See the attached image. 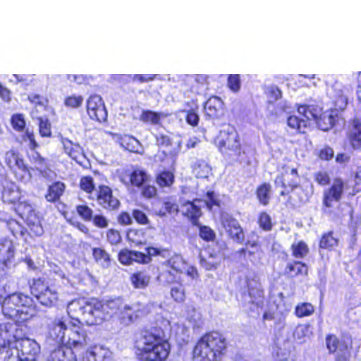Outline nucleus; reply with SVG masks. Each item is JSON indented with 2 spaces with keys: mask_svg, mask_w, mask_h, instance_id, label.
<instances>
[{
  "mask_svg": "<svg viewBox=\"0 0 361 361\" xmlns=\"http://www.w3.org/2000/svg\"><path fill=\"white\" fill-rule=\"evenodd\" d=\"M228 342L218 331L204 335L193 350V361H219L226 353Z\"/></svg>",
  "mask_w": 361,
  "mask_h": 361,
  "instance_id": "1",
  "label": "nucleus"
},
{
  "mask_svg": "<svg viewBox=\"0 0 361 361\" xmlns=\"http://www.w3.org/2000/svg\"><path fill=\"white\" fill-rule=\"evenodd\" d=\"M142 359L145 361H164L169 356L170 344L161 330L146 332L137 344Z\"/></svg>",
  "mask_w": 361,
  "mask_h": 361,
  "instance_id": "2",
  "label": "nucleus"
},
{
  "mask_svg": "<svg viewBox=\"0 0 361 361\" xmlns=\"http://www.w3.org/2000/svg\"><path fill=\"white\" fill-rule=\"evenodd\" d=\"M102 302L95 299L78 298L67 305V312L73 319H80L87 325H98L104 321Z\"/></svg>",
  "mask_w": 361,
  "mask_h": 361,
  "instance_id": "3",
  "label": "nucleus"
},
{
  "mask_svg": "<svg viewBox=\"0 0 361 361\" xmlns=\"http://www.w3.org/2000/svg\"><path fill=\"white\" fill-rule=\"evenodd\" d=\"M69 331L63 345L68 348V350H81L88 344V338L85 329L81 326L80 321L75 319L70 322Z\"/></svg>",
  "mask_w": 361,
  "mask_h": 361,
  "instance_id": "4",
  "label": "nucleus"
},
{
  "mask_svg": "<svg viewBox=\"0 0 361 361\" xmlns=\"http://www.w3.org/2000/svg\"><path fill=\"white\" fill-rule=\"evenodd\" d=\"M31 293L44 306L51 307L58 300V293L49 287L44 280L35 279L30 286Z\"/></svg>",
  "mask_w": 361,
  "mask_h": 361,
  "instance_id": "5",
  "label": "nucleus"
},
{
  "mask_svg": "<svg viewBox=\"0 0 361 361\" xmlns=\"http://www.w3.org/2000/svg\"><path fill=\"white\" fill-rule=\"evenodd\" d=\"M345 189V184L341 178H334L330 187L323 192V211L324 213H331V208L341 200Z\"/></svg>",
  "mask_w": 361,
  "mask_h": 361,
  "instance_id": "6",
  "label": "nucleus"
},
{
  "mask_svg": "<svg viewBox=\"0 0 361 361\" xmlns=\"http://www.w3.org/2000/svg\"><path fill=\"white\" fill-rule=\"evenodd\" d=\"M206 205L208 209H212L214 205H219L218 201L214 198L213 192H207V199L204 201L195 200L193 202H188L181 207L182 213L187 216L192 222L196 224L198 218L201 216V207Z\"/></svg>",
  "mask_w": 361,
  "mask_h": 361,
  "instance_id": "7",
  "label": "nucleus"
},
{
  "mask_svg": "<svg viewBox=\"0 0 361 361\" xmlns=\"http://www.w3.org/2000/svg\"><path fill=\"white\" fill-rule=\"evenodd\" d=\"M1 302L3 314L11 319H16L19 315L21 305H27L31 302V298L22 293H13L4 298Z\"/></svg>",
  "mask_w": 361,
  "mask_h": 361,
  "instance_id": "8",
  "label": "nucleus"
},
{
  "mask_svg": "<svg viewBox=\"0 0 361 361\" xmlns=\"http://www.w3.org/2000/svg\"><path fill=\"white\" fill-rule=\"evenodd\" d=\"M216 142L219 150L222 153L233 152L235 154H239L241 150L239 136L235 130L221 131Z\"/></svg>",
  "mask_w": 361,
  "mask_h": 361,
  "instance_id": "9",
  "label": "nucleus"
},
{
  "mask_svg": "<svg viewBox=\"0 0 361 361\" xmlns=\"http://www.w3.org/2000/svg\"><path fill=\"white\" fill-rule=\"evenodd\" d=\"M87 113L92 121L102 123L107 119L108 114L102 98L93 94L89 97L86 104Z\"/></svg>",
  "mask_w": 361,
  "mask_h": 361,
  "instance_id": "10",
  "label": "nucleus"
},
{
  "mask_svg": "<svg viewBox=\"0 0 361 361\" xmlns=\"http://www.w3.org/2000/svg\"><path fill=\"white\" fill-rule=\"evenodd\" d=\"M23 336V330L18 324L8 322L0 324V345L11 346Z\"/></svg>",
  "mask_w": 361,
  "mask_h": 361,
  "instance_id": "11",
  "label": "nucleus"
},
{
  "mask_svg": "<svg viewBox=\"0 0 361 361\" xmlns=\"http://www.w3.org/2000/svg\"><path fill=\"white\" fill-rule=\"evenodd\" d=\"M49 336L57 344H63L69 331L67 319L63 317L54 318L48 325Z\"/></svg>",
  "mask_w": 361,
  "mask_h": 361,
  "instance_id": "12",
  "label": "nucleus"
},
{
  "mask_svg": "<svg viewBox=\"0 0 361 361\" xmlns=\"http://www.w3.org/2000/svg\"><path fill=\"white\" fill-rule=\"evenodd\" d=\"M156 143L159 146V152H161L164 158H173L180 152L181 142H173L166 135H157Z\"/></svg>",
  "mask_w": 361,
  "mask_h": 361,
  "instance_id": "13",
  "label": "nucleus"
},
{
  "mask_svg": "<svg viewBox=\"0 0 361 361\" xmlns=\"http://www.w3.org/2000/svg\"><path fill=\"white\" fill-rule=\"evenodd\" d=\"M13 345L19 348L20 357H22L21 361H34L35 356L39 350L38 343L24 337V335L21 338L16 339Z\"/></svg>",
  "mask_w": 361,
  "mask_h": 361,
  "instance_id": "14",
  "label": "nucleus"
},
{
  "mask_svg": "<svg viewBox=\"0 0 361 361\" xmlns=\"http://www.w3.org/2000/svg\"><path fill=\"white\" fill-rule=\"evenodd\" d=\"M14 257V246L12 240L4 238L0 239V278L4 274L11 259Z\"/></svg>",
  "mask_w": 361,
  "mask_h": 361,
  "instance_id": "15",
  "label": "nucleus"
},
{
  "mask_svg": "<svg viewBox=\"0 0 361 361\" xmlns=\"http://www.w3.org/2000/svg\"><path fill=\"white\" fill-rule=\"evenodd\" d=\"M300 183V178L298 175L297 169L286 165L284 173L281 176H278L275 180L276 185H281L285 188H289L293 190L297 188Z\"/></svg>",
  "mask_w": 361,
  "mask_h": 361,
  "instance_id": "16",
  "label": "nucleus"
},
{
  "mask_svg": "<svg viewBox=\"0 0 361 361\" xmlns=\"http://www.w3.org/2000/svg\"><path fill=\"white\" fill-rule=\"evenodd\" d=\"M205 114L209 118H219L224 114V103L217 96H211L204 104Z\"/></svg>",
  "mask_w": 361,
  "mask_h": 361,
  "instance_id": "17",
  "label": "nucleus"
},
{
  "mask_svg": "<svg viewBox=\"0 0 361 361\" xmlns=\"http://www.w3.org/2000/svg\"><path fill=\"white\" fill-rule=\"evenodd\" d=\"M247 294L245 293L243 297V302L258 306L262 302V291L258 281L252 279L247 281Z\"/></svg>",
  "mask_w": 361,
  "mask_h": 361,
  "instance_id": "18",
  "label": "nucleus"
},
{
  "mask_svg": "<svg viewBox=\"0 0 361 361\" xmlns=\"http://www.w3.org/2000/svg\"><path fill=\"white\" fill-rule=\"evenodd\" d=\"M97 201L105 209H115L119 206V201L113 196L111 189L105 185L99 187Z\"/></svg>",
  "mask_w": 361,
  "mask_h": 361,
  "instance_id": "19",
  "label": "nucleus"
},
{
  "mask_svg": "<svg viewBox=\"0 0 361 361\" xmlns=\"http://www.w3.org/2000/svg\"><path fill=\"white\" fill-rule=\"evenodd\" d=\"M118 260L123 264L129 265L134 262L147 264L151 260V258L142 252L124 249L119 252Z\"/></svg>",
  "mask_w": 361,
  "mask_h": 361,
  "instance_id": "20",
  "label": "nucleus"
},
{
  "mask_svg": "<svg viewBox=\"0 0 361 361\" xmlns=\"http://www.w3.org/2000/svg\"><path fill=\"white\" fill-rule=\"evenodd\" d=\"M111 356V352L104 345H97L89 348L82 361H108Z\"/></svg>",
  "mask_w": 361,
  "mask_h": 361,
  "instance_id": "21",
  "label": "nucleus"
},
{
  "mask_svg": "<svg viewBox=\"0 0 361 361\" xmlns=\"http://www.w3.org/2000/svg\"><path fill=\"white\" fill-rule=\"evenodd\" d=\"M140 305L137 304H128L125 303L118 318L121 322L125 324H128L133 322L140 316Z\"/></svg>",
  "mask_w": 361,
  "mask_h": 361,
  "instance_id": "22",
  "label": "nucleus"
},
{
  "mask_svg": "<svg viewBox=\"0 0 361 361\" xmlns=\"http://www.w3.org/2000/svg\"><path fill=\"white\" fill-rule=\"evenodd\" d=\"M125 303L126 302L120 298L109 300L106 302H102L104 320L112 315H116L118 317Z\"/></svg>",
  "mask_w": 361,
  "mask_h": 361,
  "instance_id": "23",
  "label": "nucleus"
},
{
  "mask_svg": "<svg viewBox=\"0 0 361 361\" xmlns=\"http://www.w3.org/2000/svg\"><path fill=\"white\" fill-rule=\"evenodd\" d=\"M65 154L70 158H86L83 147L67 138L61 140Z\"/></svg>",
  "mask_w": 361,
  "mask_h": 361,
  "instance_id": "24",
  "label": "nucleus"
},
{
  "mask_svg": "<svg viewBox=\"0 0 361 361\" xmlns=\"http://www.w3.org/2000/svg\"><path fill=\"white\" fill-rule=\"evenodd\" d=\"M2 199L8 203H15L20 200V192L18 187L14 183L6 182L4 185Z\"/></svg>",
  "mask_w": 361,
  "mask_h": 361,
  "instance_id": "25",
  "label": "nucleus"
},
{
  "mask_svg": "<svg viewBox=\"0 0 361 361\" xmlns=\"http://www.w3.org/2000/svg\"><path fill=\"white\" fill-rule=\"evenodd\" d=\"M312 120L314 121L317 127L323 131H327L332 128L336 123L335 116L328 112H323L319 116L314 114Z\"/></svg>",
  "mask_w": 361,
  "mask_h": 361,
  "instance_id": "26",
  "label": "nucleus"
},
{
  "mask_svg": "<svg viewBox=\"0 0 361 361\" xmlns=\"http://www.w3.org/2000/svg\"><path fill=\"white\" fill-rule=\"evenodd\" d=\"M19 348L14 345H0V361H21Z\"/></svg>",
  "mask_w": 361,
  "mask_h": 361,
  "instance_id": "27",
  "label": "nucleus"
},
{
  "mask_svg": "<svg viewBox=\"0 0 361 361\" xmlns=\"http://www.w3.org/2000/svg\"><path fill=\"white\" fill-rule=\"evenodd\" d=\"M326 347L330 353L338 352L340 354H348V346L346 343H341L334 335H329L326 338Z\"/></svg>",
  "mask_w": 361,
  "mask_h": 361,
  "instance_id": "28",
  "label": "nucleus"
},
{
  "mask_svg": "<svg viewBox=\"0 0 361 361\" xmlns=\"http://www.w3.org/2000/svg\"><path fill=\"white\" fill-rule=\"evenodd\" d=\"M186 263L181 255H174L164 262V266L178 274L184 272Z\"/></svg>",
  "mask_w": 361,
  "mask_h": 361,
  "instance_id": "29",
  "label": "nucleus"
},
{
  "mask_svg": "<svg viewBox=\"0 0 361 361\" xmlns=\"http://www.w3.org/2000/svg\"><path fill=\"white\" fill-rule=\"evenodd\" d=\"M166 114L162 112H156L151 110H143L140 115V121L145 123L159 125L161 120L166 117Z\"/></svg>",
  "mask_w": 361,
  "mask_h": 361,
  "instance_id": "30",
  "label": "nucleus"
},
{
  "mask_svg": "<svg viewBox=\"0 0 361 361\" xmlns=\"http://www.w3.org/2000/svg\"><path fill=\"white\" fill-rule=\"evenodd\" d=\"M151 276L146 271H138L130 276V282L135 288L144 289L149 283Z\"/></svg>",
  "mask_w": 361,
  "mask_h": 361,
  "instance_id": "31",
  "label": "nucleus"
},
{
  "mask_svg": "<svg viewBox=\"0 0 361 361\" xmlns=\"http://www.w3.org/2000/svg\"><path fill=\"white\" fill-rule=\"evenodd\" d=\"M132 185L137 188L143 186L150 180V176L142 169H135L130 176Z\"/></svg>",
  "mask_w": 361,
  "mask_h": 361,
  "instance_id": "32",
  "label": "nucleus"
},
{
  "mask_svg": "<svg viewBox=\"0 0 361 361\" xmlns=\"http://www.w3.org/2000/svg\"><path fill=\"white\" fill-rule=\"evenodd\" d=\"M312 334L310 325L300 324L293 332V338L298 343H304L310 338Z\"/></svg>",
  "mask_w": 361,
  "mask_h": 361,
  "instance_id": "33",
  "label": "nucleus"
},
{
  "mask_svg": "<svg viewBox=\"0 0 361 361\" xmlns=\"http://www.w3.org/2000/svg\"><path fill=\"white\" fill-rule=\"evenodd\" d=\"M65 190V185L61 182H56L49 186L45 198L48 202H54L59 200Z\"/></svg>",
  "mask_w": 361,
  "mask_h": 361,
  "instance_id": "34",
  "label": "nucleus"
},
{
  "mask_svg": "<svg viewBox=\"0 0 361 361\" xmlns=\"http://www.w3.org/2000/svg\"><path fill=\"white\" fill-rule=\"evenodd\" d=\"M5 161L16 176L20 175L24 177L26 174H30L24 159H5Z\"/></svg>",
  "mask_w": 361,
  "mask_h": 361,
  "instance_id": "35",
  "label": "nucleus"
},
{
  "mask_svg": "<svg viewBox=\"0 0 361 361\" xmlns=\"http://www.w3.org/2000/svg\"><path fill=\"white\" fill-rule=\"evenodd\" d=\"M176 274L170 269L165 267L158 275L157 281L161 285L169 286L173 283L178 282L179 277Z\"/></svg>",
  "mask_w": 361,
  "mask_h": 361,
  "instance_id": "36",
  "label": "nucleus"
},
{
  "mask_svg": "<svg viewBox=\"0 0 361 361\" xmlns=\"http://www.w3.org/2000/svg\"><path fill=\"white\" fill-rule=\"evenodd\" d=\"M349 141L355 149H361V123H353L352 131L349 135Z\"/></svg>",
  "mask_w": 361,
  "mask_h": 361,
  "instance_id": "37",
  "label": "nucleus"
},
{
  "mask_svg": "<svg viewBox=\"0 0 361 361\" xmlns=\"http://www.w3.org/2000/svg\"><path fill=\"white\" fill-rule=\"evenodd\" d=\"M36 314V310L32 305V300L27 305H21L19 310V315L17 317V321H26L33 317Z\"/></svg>",
  "mask_w": 361,
  "mask_h": 361,
  "instance_id": "38",
  "label": "nucleus"
},
{
  "mask_svg": "<svg viewBox=\"0 0 361 361\" xmlns=\"http://www.w3.org/2000/svg\"><path fill=\"white\" fill-rule=\"evenodd\" d=\"M286 271L291 276H295L299 274L306 275L307 274V267L303 263L295 262L287 265Z\"/></svg>",
  "mask_w": 361,
  "mask_h": 361,
  "instance_id": "39",
  "label": "nucleus"
},
{
  "mask_svg": "<svg viewBox=\"0 0 361 361\" xmlns=\"http://www.w3.org/2000/svg\"><path fill=\"white\" fill-rule=\"evenodd\" d=\"M92 255L95 261L102 267H107L110 264L109 254L102 248H94Z\"/></svg>",
  "mask_w": 361,
  "mask_h": 361,
  "instance_id": "40",
  "label": "nucleus"
},
{
  "mask_svg": "<svg viewBox=\"0 0 361 361\" xmlns=\"http://www.w3.org/2000/svg\"><path fill=\"white\" fill-rule=\"evenodd\" d=\"M156 180L161 188L170 187L174 182L173 173L170 171H164L157 175Z\"/></svg>",
  "mask_w": 361,
  "mask_h": 361,
  "instance_id": "41",
  "label": "nucleus"
},
{
  "mask_svg": "<svg viewBox=\"0 0 361 361\" xmlns=\"http://www.w3.org/2000/svg\"><path fill=\"white\" fill-rule=\"evenodd\" d=\"M209 168L202 159L197 160L193 165V173L197 178H205L209 172Z\"/></svg>",
  "mask_w": 361,
  "mask_h": 361,
  "instance_id": "42",
  "label": "nucleus"
},
{
  "mask_svg": "<svg viewBox=\"0 0 361 361\" xmlns=\"http://www.w3.org/2000/svg\"><path fill=\"white\" fill-rule=\"evenodd\" d=\"M270 190L271 186L267 183H264L257 190L258 200L263 205H267L269 202Z\"/></svg>",
  "mask_w": 361,
  "mask_h": 361,
  "instance_id": "43",
  "label": "nucleus"
},
{
  "mask_svg": "<svg viewBox=\"0 0 361 361\" xmlns=\"http://www.w3.org/2000/svg\"><path fill=\"white\" fill-rule=\"evenodd\" d=\"M39 133L42 137H49L52 135L51 124L47 118L38 117Z\"/></svg>",
  "mask_w": 361,
  "mask_h": 361,
  "instance_id": "44",
  "label": "nucleus"
},
{
  "mask_svg": "<svg viewBox=\"0 0 361 361\" xmlns=\"http://www.w3.org/2000/svg\"><path fill=\"white\" fill-rule=\"evenodd\" d=\"M314 311L313 305L308 302L298 304L295 310V315L299 317H305L311 315Z\"/></svg>",
  "mask_w": 361,
  "mask_h": 361,
  "instance_id": "45",
  "label": "nucleus"
},
{
  "mask_svg": "<svg viewBox=\"0 0 361 361\" xmlns=\"http://www.w3.org/2000/svg\"><path fill=\"white\" fill-rule=\"evenodd\" d=\"M127 238L135 245H142L145 240L144 232L137 229H130L127 233Z\"/></svg>",
  "mask_w": 361,
  "mask_h": 361,
  "instance_id": "46",
  "label": "nucleus"
},
{
  "mask_svg": "<svg viewBox=\"0 0 361 361\" xmlns=\"http://www.w3.org/2000/svg\"><path fill=\"white\" fill-rule=\"evenodd\" d=\"M293 255L296 258H303L305 257L309 251L307 245L302 241L294 243L292 245Z\"/></svg>",
  "mask_w": 361,
  "mask_h": 361,
  "instance_id": "47",
  "label": "nucleus"
},
{
  "mask_svg": "<svg viewBox=\"0 0 361 361\" xmlns=\"http://www.w3.org/2000/svg\"><path fill=\"white\" fill-rule=\"evenodd\" d=\"M220 263V258L217 256L210 255L208 258L200 256V264L202 267L207 270L216 269Z\"/></svg>",
  "mask_w": 361,
  "mask_h": 361,
  "instance_id": "48",
  "label": "nucleus"
},
{
  "mask_svg": "<svg viewBox=\"0 0 361 361\" xmlns=\"http://www.w3.org/2000/svg\"><path fill=\"white\" fill-rule=\"evenodd\" d=\"M83 102V97L81 95L71 94L64 99V105L70 109H78Z\"/></svg>",
  "mask_w": 361,
  "mask_h": 361,
  "instance_id": "49",
  "label": "nucleus"
},
{
  "mask_svg": "<svg viewBox=\"0 0 361 361\" xmlns=\"http://www.w3.org/2000/svg\"><path fill=\"white\" fill-rule=\"evenodd\" d=\"M11 123L13 128L18 132H22L25 128V121L21 114H13L11 118Z\"/></svg>",
  "mask_w": 361,
  "mask_h": 361,
  "instance_id": "50",
  "label": "nucleus"
},
{
  "mask_svg": "<svg viewBox=\"0 0 361 361\" xmlns=\"http://www.w3.org/2000/svg\"><path fill=\"white\" fill-rule=\"evenodd\" d=\"M338 243L337 239L333 236L332 233L324 235L320 240L319 247L323 249H331Z\"/></svg>",
  "mask_w": 361,
  "mask_h": 361,
  "instance_id": "51",
  "label": "nucleus"
},
{
  "mask_svg": "<svg viewBox=\"0 0 361 361\" xmlns=\"http://www.w3.org/2000/svg\"><path fill=\"white\" fill-rule=\"evenodd\" d=\"M197 106L192 108L186 111L185 116V121L188 124L192 127L198 126L200 122V116L197 114Z\"/></svg>",
  "mask_w": 361,
  "mask_h": 361,
  "instance_id": "52",
  "label": "nucleus"
},
{
  "mask_svg": "<svg viewBox=\"0 0 361 361\" xmlns=\"http://www.w3.org/2000/svg\"><path fill=\"white\" fill-rule=\"evenodd\" d=\"M31 218L32 216L27 219L30 231L35 235H41L43 233V228L40 225L38 219L36 216H34L33 219Z\"/></svg>",
  "mask_w": 361,
  "mask_h": 361,
  "instance_id": "53",
  "label": "nucleus"
},
{
  "mask_svg": "<svg viewBox=\"0 0 361 361\" xmlns=\"http://www.w3.org/2000/svg\"><path fill=\"white\" fill-rule=\"evenodd\" d=\"M29 100L31 103L34 104L35 107H42L45 110L49 109V101L47 98L37 94H32L29 97Z\"/></svg>",
  "mask_w": 361,
  "mask_h": 361,
  "instance_id": "54",
  "label": "nucleus"
},
{
  "mask_svg": "<svg viewBox=\"0 0 361 361\" xmlns=\"http://www.w3.org/2000/svg\"><path fill=\"white\" fill-rule=\"evenodd\" d=\"M76 210L79 216L85 221H90L92 219L93 212L86 204H80L76 207Z\"/></svg>",
  "mask_w": 361,
  "mask_h": 361,
  "instance_id": "55",
  "label": "nucleus"
},
{
  "mask_svg": "<svg viewBox=\"0 0 361 361\" xmlns=\"http://www.w3.org/2000/svg\"><path fill=\"white\" fill-rule=\"evenodd\" d=\"M171 297L176 302H180L185 300V290L183 287V285L179 283L176 286H173L171 290Z\"/></svg>",
  "mask_w": 361,
  "mask_h": 361,
  "instance_id": "56",
  "label": "nucleus"
},
{
  "mask_svg": "<svg viewBox=\"0 0 361 361\" xmlns=\"http://www.w3.org/2000/svg\"><path fill=\"white\" fill-rule=\"evenodd\" d=\"M227 84L231 90L234 92H238L240 88V75L238 74L229 75Z\"/></svg>",
  "mask_w": 361,
  "mask_h": 361,
  "instance_id": "57",
  "label": "nucleus"
},
{
  "mask_svg": "<svg viewBox=\"0 0 361 361\" xmlns=\"http://www.w3.org/2000/svg\"><path fill=\"white\" fill-rule=\"evenodd\" d=\"M80 188L87 193H91L94 189L93 179L90 176H85L80 179Z\"/></svg>",
  "mask_w": 361,
  "mask_h": 361,
  "instance_id": "58",
  "label": "nucleus"
},
{
  "mask_svg": "<svg viewBox=\"0 0 361 361\" xmlns=\"http://www.w3.org/2000/svg\"><path fill=\"white\" fill-rule=\"evenodd\" d=\"M222 224L226 231L228 233L229 231H231L232 228H235L240 224L236 219H233L230 215L224 214L222 216Z\"/></svg>",
  "mask_w": 361,
  "mask_h": 361,
  "instance_id": "59",
  "label": "nucleus"
},
{
  "mask_svg": "<svg viewBox=\"0 0 361 361\" xmlns=\"http://www.w3.org/2000/svg\"><path fill=\"white\" fill-rule=\"evenodd\" d=\"M258 223L259 226L265 231H269L272 227L271 217L266 212L260 214Z\"/></svg>",
  "mask_w": 361,
  "mask_h": 361,
  "instance_id": "60",
  "label": "nucleus"
},
{
  "mask_svg": "<svg viewBox=\"0 0 361 361\" xmlns=\"http://www.w3.org/2000/svg\"><path fill=\"white\" fill-rule=\"evenodd\" d=\"M228 233L232 239L238 243H242L244 240V233L240 224L229 231Z\"/></svg>",
  "mask_w": 361,
  "mask_h": 361,
  "instance_id": "61",
  "label": "nucleus"
},
{
  "mask_svg": "<svg viewBox=\"0 0 361 361\" xmlns=\"http://www.w3.org/2000/svg\"><path fill=\"white\" fill-rule=\"evenodd\" d=\"M297 110L300 114L302 115L308 121L312 120L315 114L312 112L310 106L307 104L299 105Z\"/></svg>",
  "mask_w": 361,
  "mask_h": 361,
  "instance_id": "62",
  "label": "nucleus"
},
{
  "mask_svg": "<svg viewBox=\"0 0 361 361\" xmlns=\"http://www.w3.org/2000/svg\"><path fill=\"white\" fill-rule=\"evenodd\" d=\"M106 238L111 245H117L121 240L119 232L114 229H110L106 232Z\"/></svg>",
  "mask_w": 361,
  "mask_h": 361,
  "instance_id": "63",
  "label": "nucleus"
},
{
  "mask_svg": "<svg viewBox=\"0 0 361 361\" xmlns=\"http://www.w3.org/2000/svg\"><path fill=\"white\" fill-rule=\"evenodd\" d=\"M200 236L207 241H210L215 238V233L209 227L201 226L200 228Z\"/></svg>",
  "mask_w": 361,
  "mask_h": 361,
  "instance_id": "64",
  "label": "nucleus"
}]
</instances>
